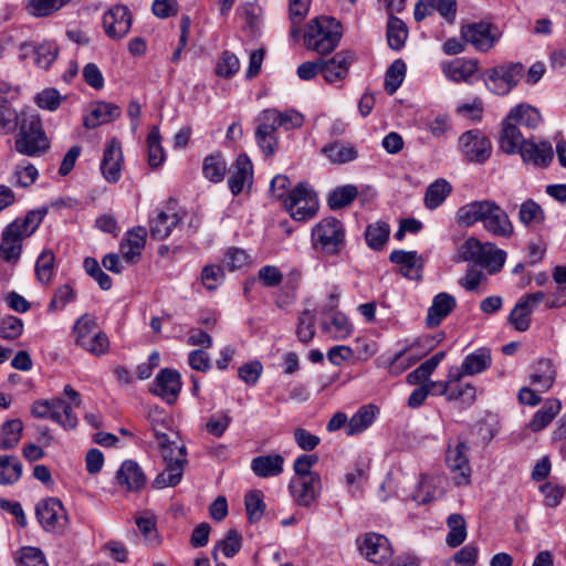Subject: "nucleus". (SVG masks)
I'll list each match as a JSON object with an SVG mask.
<instances>
[{"label":"nucleus","instance_id":"1","mask_svg":"<svg viewBox=\"0 0 566 566\" xmlns=\"http://www.w3.org/2000/svg\"><path fill=\"white\" fill-rule=\"evenodd\" d=\"M46 210H31L23 218H17L2 231L0 258L9 263H15L21 255L23 241L31 237L41 224Z\"/></svg>","mask_w":566,"mask_h":566},{"label":"nucleus","instance_id":"2","mask_svg":"<svg viewBox=\"0 0 566 566\" xmlns=\"http://www.w3.org/2000/svg\"><path fill=\"white\" fill-rule=\"evenodd\" d=\"M14 149L21 155L35 157L50 149V139L43 128L41 116L32 109H22V119L17 129Z\"/></svg>","mask_w":566,"mask_h":566},{"label":"nucleus","instance_id":"3","mask_svg":"<svg viewBox=\"0 0 566 566\" xmlns=\"http://www.w3.org/2000/svg\"><path fill=\"white\" fill-rule=\"evenodd\" d=\"M539 112L526 103H521L509 112L503 122L500 137V147L506 154H516L518 143L526 138L522 135L518 126L534 129L541 123Z\"/></svg>","mask_w":566,"mask_h":566},{"label":"nucleus","instance_id":"4","mask_svg":"<svg viewBox=\"0 0 566 566\" xmlns=\"http://www.w3.org/2000/svg\"><path fill=\"white\" fill-rule=\"evenodd\" d=\"M340 23L332 17L321 15L311 20L304 34L307 49L321 55L333 52L342 38Z\"/></svg>","mask_w":566,"mask_h":566},{"label":"nucleus","instance_id":"5","mask_svg":"<svg viewBox=\"0 0 566 566\" xmlns=\"http://www.w3.org/2000/svg\"><path fill=\"white\" fill-rule=\"evenodd\" d=\"M155 438L163 450V458L166 469L157 474L153 482L156 489L176 486L182 478L184 465L186 463L185 447L172 446L166 433L155 430Z\"/></svg>","mask_w":566,"mask_h":566},{"label":"nucleus","instance_id":"6","mask_svg":"<svg viewBox=\"0 0 566 566\" xmlns=\"http://www.w3.org/2000/svg\"><path fill=\"white\" fill-rule=\"evenodd\" d=\"M313 248L328 256L338 255L346 244V231L340 220L335 217L322 219L312 229Z\"/></svg>","mask_w":566,"mask_h":566},{"label":"nucleus","instance_id":"7","mask_svg":"<svg viewBox=\"0 0 566 566\" xmlns=\"http://www.w3.org/2000/svg\"><path fill=\"white\" fill-rule=\"evenodd\" d=\"M506 253L497 249L495 244L482 243L476 238L467 239L458 249L457 261L473 262L482 266L493 265L502 268L505 262Z\"/></svg>","mask_w":566,"mask_h":566},{"label":"nucleus","instance_id":"8","mask_svg":"<svg viewBox=\"0 0 566 566\" xmlns=\"http://www.w3.org/2000/svg\"><path fill=\"white\" fill-rule=\"evenodd\" d=\"M441 338L424 335L419 336L412 342H405L390 360L389 369L391 374H400L408 367L415 365L420 358L431 352Z\"/></svg>","mask_w":566,"mask_h":566},{"label":"nucleus","instance_id":"9","mask_svg":"<svg viewBox=\"0 0 566 566\" xmlns=\"http://www.w3.org/2000/svg\"><path fill=\"white\" fill-rule=\"evenodd\" d=\"M284 206L294 220L306 221L317 213L318 200L307 184L300 182L284 199Z\"/></svg>","mask_w":566,"mask_h":566},{"label":"nucleus","instance_id":"10","mask_svg":"<svg viewBox=\"0 0 566 566\" xmlns=\"http://www.w3.org/2000/svg\"><path fill=\"white\" fill-rule=\"evenodd\" d=\"M524 72L520 62L503 63L485 72V85L493 94L506 95L518 84Z\"/></svg>","mask_w":566,"mask_h":566},{"label":"nucleus","instance_id":"11","mask_svg":"<svg viewBox=\"0 0 566 566\" xmlns=\"http://www.w3.org/2000/svg\"><path fill=\"white\" fill-rule=\"evenodd\" d=\"M35 514L45 531L62 533L66 527V511L59 499L48 497L40 501L36 504Z\"/></svg>","mask_w":566,"mask_h":566},{"label":"nucleus","instance_id":"12","mask_svg":"<svg viewBox=\"0 0 566 566\" xmlns=\"http://www.w3.org/2000/svg\"><path fill=\"white\" fill-rule=\"evenodd\" d=\"M459 147L468 161L482 164L492 151L490 139L478 129H471L459 137Z\"/></svg>","mask_w":566,"mask_h":566},{"label":"nucleus","instance_id":"13","mask_svg":"<svg viewBox=\"0 0 566 566\" xmlns=\"http://www.w3.org/2000/svg\"><path fill=\"white\" fill-rule=\"evenodd\" d=\"M497 207L499 205L492 200H475L463 205L455 213L457 223L460 227L469 228L476 222H482L484 227Z\"/></svg>","mask_w":566,"mask_h":566},{"label":"nucleus","instance_id":"14","mask_svg":"<svg viewBox=\"0 0 566 566\" xmlns=\"http://www.w3.org/2000/svg\"><path fill=\"white\" fill-rule=\"evenodd\" d=\"M133 23V17L129 9L123 4L113 6L103 14V29L105 34L112 40H122L125 38Z\"/></svg>","mask_w":566,"mask_h":566},{"label":"nucleus","instance_id":"15","mask_svg":"<svg viewBox=\"0 0 566 566\" xmlns=\"http://www.w3.org/2000/svg\"><path fill=\"white\" fill-rule=\"evenodd\" d=\"M544 300L545 294L542 291L522 296L510 313V324L518 332L527 331L531 324V314Z\"/></svg>","mask_w":566,"mask_h":566},{"label":"nucleus","instance_id":"16","mask_svg":"<svg viewBox=\"0 0 566 566\" xmlns=\"http://www.w3.org/2000/svg\"><path fill=\"white\" fill-rule=\"evenodd\" d=\"M461 34L468 43L481 52L491 50L500 38L499 29L485 22L465 25L462 28Z\"/></svg>","mask_w":566,"mask_h":566},{"label":"nucleus","instance_id":"17","mask_svg":"<svg viewBox=\"0 0 566 566\" xmlns=\"http://www.w3.org/2000/svg\"><path fill=\"white\" fill-rule=\"evenodd\" d=\"M124 156L120 142L113 137L106 144L101 161V172L106 181L115 184L122 177Z\"/></svg>","mask_w":566,"mask_h":566},{"label":"nucleus","instance_id":"18","mask_svg":"<svg viewBox=\"0 0 566 566\" xmlns=\"http://www.w3.org/2000/svg\"><path fill=\"white\" fill-rule=\"evenodd\" d=\"M358 547L360 553L375 564H381L392 555L388 538L377 533H367Z\"/></svg>","mask_w":566,"mask_h":566},{"label":"nucleus","instance_id":"19","mask_svg":"<svg viewBox=\"0 0 566 566\" xmlns=\"http://www.w3.org/2000/svg\"><path fill=\"white\" fill-rule=\"evenodd\" d=\"M469 450L465 442H458L455 447L449 446L446 455L447 465L454 472V482L457 485H467L470 483L471 469L467 451Z\"/></svg>","mask_w":566,"mask_h":566},{"label":"nucleus","instance_id":"20","mask_svg":"<svg viewBox=\"0 0 566 566\" xmlns=\"http://www.w3.org/2000/svg\"><path fill=\"white\" fill-rule=\"evenodd\" d=\"M181 390L180 374L177 370L165 368L156 376L151 392L161 397L166 402L174 403Z\"/></svg>","mask_w":566,"mask_h":566},{"label":"nucleus","instance_id":"21","mask_svg":"<svg viewBox=\"0 0 566 566\" xmlns=\"http://www.w3.org/2000/svg\"><path fill=\"white\" fill-rule=\"evenodd\" d=\"M322 489L319 475L293 479L290 490L295 502L301 506H310L318 496Z\"/></svg>","mask_w":566,"mask_h":566},{"label":"nucleus","instance_id":"22","mask_svg":"<svg viewBox=\"0 0 566 566\" xmlns=\"http://www.w3.org/2000/svg\"><path fill=\"white\" fill-rule=\"evenodd\" d=\"M516 153L521 154L525 163H532L539 167H547L554 157L553 148L549 143L541 142L536 144L530 139L518 143Z\"/></svg>","mask_w":566,"mask_h":566},{"label":"nucleus","instance_id":"23","mask_svg":"<svg viewBox=\"0 0 566 566\" xmlns=\"http://www.w3.org/2000/svg\"><path fill=\"white\" fill-rule=\"evenodd\" d=\"M353 62V56L347 52H338L331 60H321V73L326 82L335 84L344 80Z\"/></svg>","mask_w":566,"mask_h":566},{"label":"nucleus","instance_id":"24","mask_svg":"<svg viewBox=\"0 0 566 566\" xmlns=\"http://www.w3.org/2000/svg\"><path fill=\"white\" fill-rule=\"evenodd\" d=\"M253 178V166L245 154L238 156L233 168L230 170L228 180L229 188L233 196L242 192L245 184H251Z\"/></svg>","mask_w":566,"mask_h":566},{"label":"nucleus","instance_id":"25","mask_svg":"<svg viewBox=\"0 0 566 566\" xmlns=\"http://www.w3.org/2000/svg\"><path fill=\"white\" fill-rule=\"evenodd\" d=\"M457 301L449 293L441 292L437 294L431 306L428 308L426 324L428 327L433 328L441 324V322L449 316L455 308Z\"/></svg>","mask_w":566,"mask_h":566},{"label":"nucleus","instance_id":"26","mask_svg":"<svg viewBox=\"0 0 566 566\" xmlns=\"http://www.w3.org/2000/svg\"><path fill=\"white\" fill-rule=\"evenodd\" d=\"M465 375L458 370V367L450 368V401H460L463 405L470 406L474 402L476 397L475 387L470 382H463Z\"/></svg>","mask_w":566,"mask_h":566},{"label":"nucleus","instance_id":"27","mask_svg":"<svg viewBox=\"0 0 566 566\" xmlns=\"http://www.w3.org/2000/svg\"><path fill=\"white\" fill-rule=\"evenodd\" d=\"M325 318L322 321V331L332 339H345L353 333V324L348 317L342 312H328L324 314Z\"/></svg>","mask_w":566,"mask_h":566},{"label":"nucleus","instance_id":"28","mask_svg":"<svg viewBox=\"0 0 566 566\" xmlns=\"http://www.w3.org/2000/svg\"><path fill=\"white\" fill-rule=\"evenodd\" d=\"M181 221V218L177 212L174 211H156V216L149 220V233L155 240L167 239L172 229L177 227Z\"/></svg>","mask_w":566,"mask_h":566},{"label":"nucleus","instance_id":"29","mask_svg":"<svg viewBox=\"0 0 566 566\" xmlns=\"http://www.w3.org/2000/svg\"><path fill=\"white\" fill-rule=\"evenodd\" d=\"M117 482L127 491H138L146 483V476L137 462L126 460L116 473Z\"/></svg>","mask_w":566,"mask_h":566},{"label":"nucleus","instance_id":"30","mask_svg":"<svg viewBox=\"0 0 566 566\" xmlns=\"http://www.w3.org/2000/svg\"><path fill=\"white\" fill-rule=\"evenodd\" d=\"M251 470L262 479L279 476L284 470V458L279 453L258 455L251 461Z\"/></svg>","mask_w":566,"mask_h":566},{"label":"nucleus","instance_id":"31","mask_svg":"<svg viewBox=\"0 0 566 566\" xmlns=\"http://www.w3.org/2000/svg\"><path fill=\"white\" fill-rule=\"evenodd\" d=\"M122 114L120 108L107 102H97L92 106L91 113L84 118V126L88 129L111 123Z\"/></svg>","mask_w":566,"mask_h":566},{"label":"nucleus","instance_id":"32","mask_svg":"<svg viewBox=\"0 0 566 566\" xmlns=\"http://www.w3.org/2000/svg\"><path fill=\"white\" fill-rule=\"evenodd\" d=\"M147 230L145 227H136L126 233L120 243V253L127 262H134L145 248Z\"/></svg>","mask_w":566,"mask_h":566},{"label":"nucleus","instance_id":"33","mask_svg":"<svg viewBox=\"0 0 566 566\" xmlns=\"http://www.w3.org/2000/svg\"><path fill=\"white\" fill-rule=\"evenodd\" d=\"M556 371L549 359H539L530 375L531 385L539 392L547 391L555 381Z\"/></svg>","mask_w":566,"mask_h":566},{"label":"nucleus","instance_id":"34","mask_svg":"<svg viewBox=\"0 0 566 566\" xmlns=\"http://www.w3.org/2000/svg\"><path fill=\"white\" fill-rule=\"evenodd\" d=\"M491 361L492 358L490 349L481 347L469 354L462 361L461 366L458 367V370L465 376H473L486 370L491 366Z\"/></svg>","mask_w":566,"mask_h":566},{"label":"nucleus","instance_id":"35","mask_svg":"<svg viewBox=\"0 0 566 566\" xmlns=\"http://www.w3.org/2000/svg\"><path fill=\"white\" fill-rule=\"evenodd\" d=\"M262 118L273 123L276 128L283 127L286 130L298 128L304 123V116L295 109L279 112L275 108L264 109Z\"/></svg>","mask_w":566,"mask_h":566},{"label":"nucleus","instance_id":"36","mask_svg":"<svg viewBox=\"0 0 566 566\" xmlns=\"http://www.w3.org/2000/svg\"><path fill=\"white\" fill-rule=\"evenodd\" d=\"M442 70L444 75L453 82H468L478 71V62L475 60L454 59L443 64Z\"/></svg>","mask_w":566,"mask_h":566},{"label":"nucleus","instance_id":"37","mask_svg":"<svg viewBox=\"0 0 566 566\" xmlns=\"http://www.w3.org/2000/svg\"><path fill=\"white\" fill-rule=\"evenodd\" d=\"M276 127L273 123L260 117V124L255 130V139L265 156H272L277 147Z\"/></svg>","mask_w":566,"mask_h":566},{"label":"nucleus","instance_id":"38","mask_svg":"<svg viewBox=\"0 0 566 566\" xmlns=\"http://www.w3.org/2000/svg\"><path fill=\"white\" fill-rule=\"evenodd\" d=\"M322 153L327 159L335 165H343L354 161L358 157V151L355 146L342 142H334L325 145Z\"/></svg>","mask_w":566,"mask_h":566},{"label":"nucleus","instance_id":"39","mask_svg":"<svg viewBox=\"0 0 566 566\" xmlns=\"http://www.w3.org/2000/svg\"><path fill=\"white\" fill-rule=\"evenodd\" d=\"M378 409L373 405H366L348 420L346 426L347 436H356L364 432L375 421Z\"/></svg>","mask_w":566,"mask_h":566},{"label":"nucleus","instance_id":"40","mask_svg":"<svg viewBox=\"0 0 566 566\" xmlns=\"http://www.w3.org/2000/svg\"><path fill=\"white\" fill-rule=\"evenodd\" d=\"M483 228L490 234L499 238L507 239L514 233V227L509 214L500 206Z\"/></svg>","mask_w":566,"mask_h":566},{"label":"nucleus","instance_id":"41","mask_svg":"<svg viewBox=\"0 0 566 566\" xmlns=\"http://www.w3.org/2000/svg\"><path fill=\"white\" fill-rule=\"evenodd\" d=\"M562 403L558 399H548L542 406L539 410H537L530 421L528 428L533 432H538L546 428L555 418V416L560 411Z\"/></svg>","mask_w":566,"mask_h":566},{"label":"nucleus","instance_id":"42","mask_svg":"<svg viewBox=\"0 0 566 566\" xmlns=\"http://www.w3.org/2000/svg\"><path fill=\"white\" fill-rule=\"evenodd\" d=\"M386 35L389 48L400 51L408 39L407 24L401 19L390 14L388 17Z\"/></svg>","mask_w":566,"mask_h":566},{"label":"nucleus","instance_id":"43","mask_svg":"<svg viewBox=\"0 0 566 566\" xmlns=\"http://www.w3.org/2000/svg\"><path fill=\"white\" fill-rule=\"evenodd\" d=\"M22 119V111L18 112L8 99H0V135H10L17 132Z\"/></svg>","mask_w":566,"mask_h":566},{"label":"nucleus","instance_id":"44","mask_svg":"<svg viewBox=\"0 0 566 566\" xmlns=\"http://www.w3.org/2000/svg\"><path fill=\"white\" fill-rule=\"evenodd\" d=\"M389 260L401 266L400 271L403 276L409 279L420 277V266H417V252L395 250L390 253Z\"/></svg>","mask_w":566,"mask_h":566},{"label":"nucleus","instance_id":"45","mask_svg":"<svg viewBox=\"0 0 566 566\" xmlns=\"http://www.w3.org/2000/svg\"><path fill=\"white\" fill-rule=\"evenodd\" d=\"M22 474V463L14 455H0V485H12Z\"/></svg>","mask_w":566,"mask_h":566},{"label":"nucleus","instance_id":"46","mask_svg":"<svg viewBox=\"0 0 566 566\" xmlns=\"http://www.w3.org/2000/svg\"><path fill=\"white\" fill-rule=\"evenodd\" d=\"M452 187L446 179H438L432 182L424 193V206L430 209H437L451 193Z\"/></svg>","mask_w":566,"mask_h":566},{"label":"nucleus","instance_id":"47","mask_svg":"<svg viewBox=\"0 0 566 566\" xmlns=\"http://www.w3.org/2000/svg\"><path fill=\"white\" fill-rule=\"evenodd\" d=\"M23 424L20 419L6 421L0 430V450H11L15 448L22 436Z\"/></svg>","mask_w":566,"mask_h":566},{"label":"nucleus","instance_id":"48","mask_svg":"<svg viewBox=\"0 0 566 566\" xmlns=\"http://www.w3.org/2000/svg\"><path fill=\"white\" fill-rule=\"evenodd\" d=\"M227 169V161L220 153L207 156L202 164L203 176L212 182L222 181Z\"/></svg>","mask_w":566,"mask_h":566},{"label":"nucleus","instance_id":"49","mask_svg":"<svg viewBox=\"0 0 566 566\" xmlns=\"http://www.w3.org/2000/svg\"><path fill=\"white\" fill-rule=\"evenodd\" d=\"M449 533L446 542L450 547L460 546L467 538V523L461 514L453 513L447 518Z\"/></svg>","mask_w":566,"mask_h":566},{"label":"nucleus","instance_id":"50","mask_svg":"<svg viewBox=\"0 0 566 566\" xmlns=\"http://www.w3.org/2000/svg\"><path fill=\"white\" fill-rule=\"evenodd\" d=\"M389 234V224L382 221H377L367 227L365 231L366 243L370 249L379 251L387 243Z\"/></svg>","mask_w":566,"mask_h":566},{"label":"nucleus","instance_id":"51","mask_svg":"<svg viewBox=\"0 0 566 566\" xmlns=\"http://www.w3.org/2000/svg\"><path fill=\"white\" fill-rule=\"evenodd\" d=\"M518 220L527 228L542 224L545 220V212L542 207L532 199L524 201L518 211Z\"/></svg>","mask_w":566,"mask_h":566},{"label":"nucleus","instance_id":"52","mask_svg":"<svg viewBox=\"0 0 566 566\" xmlns=\"http://www.w3.org/2000/svg\"><path fill=\"white\" fill-rule=\"evenodd\" d=\"M358 189L354 185H345L335 188L327 198V203L332 210H337L349 206L357 197Z\"/></svg>","mask_w":566,"mask_h":566},{"label":"nucleus","instance_id":"53","mask_svg":"<svg viewBox=\"0 0 566 566\" xmlns=\"http://www.w3.org/2000/svg\"><path fill=\"white\" fill-rule=\"evenodd\" d=\"M70 1L71 0H29L25 10L33 17L43 18L59 11Z\"/></svg>","mask_w":566,"mask_h":566},{"label":"nucleus","instance_id":"54","mask_svg":"<svg viewBox=\"0 0 566 566\" xmlns=\"http://www.w3.org/2000/svg\"><path fill=\"white\" fill-rule=\"evenodd\" d=\"M55 256L52 250H43L35 262V275L42 284H49L54 275Z\"/></svg>","mask_w":566,"mask_h":566},{"label":"nucleus","instance_id":"55","mask_svg":"<svg viewBox=\"0 0 566 566\" xmlns=\"http://www.w3.org/2000/svg\"><path fill=\"white\" fill-rule=\"evenodd\" d=\"M59 406H62V398L36 400L31 407V413L36 418L60 421Z\"/></svg>","mask_w":566,"mask_h":566},{"label":"nucleus","instance_id":"56","mask_svg":"<svg viewBox=\"0 0 566 566\" xmlns=\"http://www.w3.org/2000/svg\"><path fill=\"white\" fill-rule=\"evenodd\" d=\"M148 164L151 168L159 167L165 160V151L160 143L158 127L154 126L147 136Z\"/></svg>","mask_w":566,"mask_h":566},{"label":"nucleus","instance_id":"57","mask_svg":"<svg viewBox=\"0 0 566 566\" xmlns=\"http://www.w3.org/2000/svg\"><path fill=\"white\" fill-rule=\"evenodd\" d=\"M406 74V63L398 59L387 70L385 76V90L389 95L396 93Z\"/></svg>","mask_w":566,"mask_h":566},{"label":"nucleus","instance_id":"58","mask_svg":"<svg viewBox=\"0 0 566 566\" xmlns=\"http://www.w3.org/2000/svg\"><path fill=\"white\" fill-rule=\"evenodd\" d=\"M436 499L437 489L433 478L422 475L416 490L412 493V500L418 504H427Z\"/></svg>","mask_w":566,"mask_h":566},{"label":"nucleus","instance_id":"59","mask_svg":"<svg viewBox=\"0 0 566 566\" xmlns=\"http://www.w3.org/2000/svg\"><path fill=\"white\" fill-rule=\"evenodd\" d=\"M244 504L249 521L251 523L260 521L265 510L263 493L259 490L248 493L245 495Z\"/></svg>","mask_w":566,"mask_h":566},{"label":"nucleus","instance_id":"60","mask_svg":"<svg viewBox=\"0 0 566 566\" xmlns=\"http://www.w3.org/2000/svg\"><path fill=\"white\" fill-rule=\"evenodd\" d=\"M96 322L90 315L81 316L73 326V335L75 339V344L81 346L85 340L92 337V335L96 334Z\"/></svg>","mask_w":566,"mask_h":566},{"label":"nucleus","instance_id":"61","mask_svg":"<svg viewBox=\"0 0 566 566\" xmlns=\"http://www.w3.org/2000/svg\"><path fill=\"white\" fill-rule=\"evenodd\" d=\"M296 334L302 343H310L315 335V315L313 311L305 310L301 313L297 321Z\"/></svg>","mask_w":566,"mask_h":566},{"label":"nucleus","instance_id":"62","mask_svg":"<svg viewBox=\"0 0 566 566\" xmlns=\"http://www.w3.org/2000/svg\"><path fill=\"white\" fill-rule=\"evenodd\" d=\"M39 176L38 169L28 161L17 165L13 172V182L22 188L30 187Z\"/></svg>","mask_w":566,"mask_h":566},{"label":"nucleus","instance_id":"63","mask_svg":"<svg viewBox=\"0 0 566 566\" xmlns=\"http://www.w3.org/2000/svg\"><path fill=\"white\" fill-rule=\"evenodd\" d=\"M23 332V322L21 318L12 315H6L0 318V337L3 339H17Z\"/></svg>","mask_w":566,"mask_h":566},{"label":"nucleus","instance_id":"64","mask_svg":"<svg viewBox=\"0 0 566 566\" xmlns=\"http://www.w3.org/2000/svg\"><path fill=\"white\" fill-rule=\"evenodd\" d=\"M479 548L470 543L458 551L446 566H474L478 559Z\"/></svg>","mask_w":566,"mask_h":566}]
</instances>
